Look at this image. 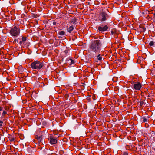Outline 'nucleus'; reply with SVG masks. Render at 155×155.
Returning a JSON list of instances; mask_svg holds the SVG:
<instances>
[{"label":"nucleus","mask_w":155,"mask_h":155,"mask_svg":"<svg viewBox=\"0 0 155 155\" xmlns=\"http://www.w3.org/2000/svg\"><path fill=\"white\" fill-rule=\"evenodd\" d=\"M101 42L100 40L94 41L90 45L89 48L91 51L97 54L101 51Z\"/></svg>","instance_id":"f257e3e1"},{"label":"nucleus","mask_w":155,"mask_h":155,"mask_svg":"<svg viewBox=\"0 0 155 155\" xmlns=\"http://www.w3.org/2000/svg\"><path fill=\"white\" fill-rule=\"evenodd\" d=\"M44 66V64L43 62H41L39 61L36 60L32 62L31 66L34 69L39 70L43 68Z\"/></svg>","instance_id":"f03ea898"},{"label":"nucleus","mask_w":155,"mask_h":155,"mask_svg":"<svg viewBox=\"0 0 155 155\" xmlns=\"http://www.w3.org/2000/svg\"><path fill=\"white\" fill-rule=\"evenodd\" d=\"M20 33L19 28L16 26H13L11 29L10 33L13 37H17L19 36Z\"/></svg>","instance_id":"7ed1b4c3"},{"label":"nucleus","mask_w":155,"mask_h":155,"mask_svg":"<svg viewBox=\"0 0 155 155\" xmlns=\"http://www.w3.org/2000/svg\"><path fill=\"white\" fill-rule=\"evenodd\" d=\"M109 17L108 15L104 12H103L99 15V20L101 22L106 21Z\"/></svg>","instance_id":"20e7f679"},{"label":"nucleus","mask_w":155,"mask_h":155,"mask_svg":"<svg viewBox=\"0 0 155 155\" xmlns=\"http://www.w3.org/2000/svg\"><path fill=\"white\" fill-rule=\"evenodd\" d=\"M142 84L139 82H137L134 84L133 87L136 90H140L142 87Z\"/></svg>","instance_id":"39448f33"},{"label":"nucleus","mask_w":155,"mask_h":155,"mask_svg":"<svg viewBox=\"0 0 155 155\" xmlns=\"http://www.w3.org/2000/svg\"><path fill=\"white\" fill-rule=\"evenodd\" d=\"M108 27L107 25H105L104 26H103V25H101V26L98 27V29L99 31L101 32H102L107 31L108 29Z\"/></svg>","instance_id":"423d86ee"},{"label":"nucleus","mask_w":155,"mask_h":155,"mask_svg":"<svg viewBox=\"0 0 155 155\" xmlns=\"http://www.w3.org/2000/svg\"><path fill=\"white\" fill-rule=\"evenodd\" d=\"M49 139L50 143L51 144H55L57 143V140L56 138H54L52 136L50 137Z\"/></svg>","instance_id":"0eeeda50"},{"label":"nucleus","mask_w":155,"mask_h":155,"mask_svg":"<svg viewBox=\"0 0 155 155\" xmlns=\"http://www.w3.org/2000/svg\"><path fill=\"white\" fill-rule=\"evenodd\" d=\"M9 140L11 142H13L15 140L14 136L13 134H10L8 135Z\"/></svg>","instance_id":"6e6552de"},{"label":"nucleus","mask_w":155,"mask_h":155,"mask_svg":"<svg viewBox=\"0 0 155 155\" xmlns=\"http://www.w3.org/2000/svg\"><path fill=\"white\" fill-rule=\"evenodd\" d=\"M42 135H37L36 136V138H37L38 142H41L42 140Z\"/></svg>","instance_id":"1a4fd4ad"},{"label":"nucleus","mask_w":155,"mask_h":155,"mask_svg":"<svg viewBox=\"0 0 155 155\" xmlns=\"http://www.w3.org/2000/svg\"><path fill=\"white\" fill-rule=\"evenodd\" d=\"M26 41V38L22 37L21 38V41H20L19 42V44L20 45H21L22 44H23Z\"/></svg>","instance_id":"9d476101"},{"label":"nucleus","mask_w":155,"mask_h":155,"mask_svg":"<svg viewBox=\"0 0 155 155\" xmlns=\"http://www.w3.org/2000/svg\"><path fill=\"white\" fill-rule=\"evenodd\" d=\"M67 27L66 28L67 29V30L70 33H71L72 31L73 30L74 28V26L73 25H71L70 26V27L69 28H68V27L67 26Z\"/></svg>","instance_id":"9b49d317"},{"label":"nucleus","mask_w":155,"mask_h":155,"mask_svg":"<svg viewBox=\"0 0 155 155\" xmlns=\"http://www.w3.org/2000/svg\"><path fill=\"white\" fill-rule=\"evenodd\" d=\"M97 58H95V61L97 62H98L97 60L99 61H101L102 59V57L100 56V55L99 54L97 57Z\"/></svg>","instance_id":"f8f14e48"},{"label":"nucleus","mask_w":155,"mask_h":155,"mask_svg":"<svg viewBox=\"0 0 155 155\" xmlns=\"http://www.w3.org/2000/svg\"><path fill=\"white\" fill-rule=\"evenodd\" d=\"M7 114L6 111L4 110L3 113L2 114L1 117L2 118H4L5 117L6 115Z\"/></svg>","instance_id":"ddd939ff"},{"label":"nucleus","mask_w":155,"mask_h":155,"mask_svg":"<svg viewBox=\"0 0 155 155\" xmlns=\"http://www.w3.org/2000/svg\"><path fill=\"white\" fill-rule=\"evenodd\" d=\"M58 34L60 35H64L65 34V33L64 31H61L58 32Z\"/></svg>","instance_id":"4468645a"},{"label":"nucleus","mask_w":155,"mask_h":155,"mask_svg":"<svg viewBox=\"0 0 155 155\" xmlns=\"http://www.w3.org/2000/svg\"><path fill=\"white\" fill-rule=\"evenodd\" d=\"M112 34L113 35L116 33V30L115 29H113L111 31Z\"/></svg>","instance_id":"2eb2a0df"},{"label":"nucleus","mask_w":155,"mask_h":155,"mask_svg":"<svg viewBox=\"0 0 155 155\" xmlns=\"http://www.w3.org/2000/svg\"><path fill=\"white\" fill-rule=\"evenodd\" d=\"M141 120L143 121V122H146L147 121V119L145 117H143L141 118Z\"/></svg>","instance_id":"dca6fc26"},{"label":"nucleus","mask_w":155,"mask_h":155,"mask_svg":"<svg viewBox=\"0 0 155 155\" xmlns=\"http://www.w3.org/2000/svg\"><path fill=\"white\" fill-rule=\"evenodd\" d=\"M154 44L155 42H154L151 41L150 42L149 45L150 46H152L154 45Z\"/></svg>","instance_id":"f3484780"},{"label":"nucleus","mask_w":155,"mask_h":155,"mask_svg":"<svg viewBox=\"0 0 155 155\" xmlns=\"http://www.w3.org/2000/svg\"><path fill=\"white\" fill-rule=\"evenodd\" d=\"M77 21V19L75 18H74V19L71 20V23H73V24L74 23Z\"/></svg>","instance_id":"a211bd4d"},{"label":"nucleus","mask_w":155,"mask_h":155,"mask_svg":"<svg viewBox=\"0 0 155 155\" xmlns=\"http://www.w3.org/2000/svg\"><path fill=\"white\" fill-rule=\"evenodd\" d=\"M144 102L143 101H141L140 102V107H142L143 105L144 104Z\"/></svg>","instance_id":"6ab92c4d"},{"label":"nucleus","mask_w":155,"mask_h":155,"mask_svg":"<svg viewBox=\"0 0 155 155\" xmlns=\"http://www.w3.org/2000/svg\"><path fill=\"white\" fill-rule=\"evenodd\" d=\"M4 126L3 124V122L1 120L0 121V127H2Z\"/></svg>","instance_id":"aec40b11"},{"label":"nucleus","mask_w":155,"mask_h":155,"mask_svg":"<svg viewBox=\"0 0 155 155\" xmlns=\"http://www.w3.org/2000/svg\"><path fill=\"white\" fill-rule=\"evenodd\" d=\"M70 60L71 61V62H70V64H72L74 63V61L73 60L71 59H70Z\"/></svg>","instance_id":"412c9836"},{"label":"nucleus","mask_w":155,"mask_h":155,"mask_svg":"<svg viewBox=\"0 0 155 155\" xmlns=\"http://www.w3.org/2000/svg\"><path fill=\"white\" fill-rule=\"evenodd\" d=\"M123 155H128V154L127 152H125L123 153Z\"/></svg>","instance_id":"4be33fe9"},{"label":"nucleus","mask_w":155,"mask_h":155,"mask_svg":"<svg viewBox=\"0 0 155 155\" xmlns=\"http://www.w3.org/2000/svg\"><path fill=\"white\" fill-rule=\"evenodd\" d=\"M64 52L65 53V54H66L67 53H68V51L67 50H65L64 51Z\"/></svg>","instance_id":"5701e85b"},{"label":"nucleus","mask_w":155,"mask_h":155,"mask_svg":"<svg viewBox=\"0 0 155 155\" xmlns=\"http://www.w3.org/2000/svg\"><path fill=\"white\" fill-rule=\"evenodd\" d=\"M56 22L55 21H54L53 22V24L54 25H56Z\"/></svg>","instance_id":"b1692460"},{"label":"nucleus","mask_w":155,"mask_h":155,"mask_svg":"<svg viewBox=\"0 0 155 155\" xmlns=\"http://www.w3.org/2000/svg\"><path fill=\"white\" fill-rule=\"evenodd\" d=\"M41 80V78H39V79H38V80H39V81H40V80Z\"/></svg>","instance_id":"393cba45"},{"label":"nucleus","mask_w":155,"mask_h":155,"mask_svg":"<svg viewBox=\"0 0 155 155\" xmlns=\"http://www.w3.org/2000/svg\"><path fill=\"white\" fill-rule=\"evenodd\" d=\"M5 109L6 110H7V108H5Z\"/></svg>","instance_id":"a878e982"},{"label":"nucleus","mask_w":155,"mask_h":155,"mask_svg":"<svg viewBox=\"0 0 155 155\" xmlns=\"http://www.w3.org/2000/svg\"><path fill=\"white\" fill-rule=\"evenodd\" d=\"M6 119H4L3 120V121H5Z\"/></svg>","instance_id":"bb28decb"},{"label":"nucleus","mask_w":155,"mask_h":155,"mask_svg":"<svg viewBox=\"0 0 155 155\" xmlns=\"http://www.w3.org/2000/svg\"><path fill=\"white\" fill-rule=\"evenodd\" d=\"M154 16H155V13H154L153 14Z\"/></svg>","instance_id":"cd10ccee"},{"label":"nucleus","mask_w":155,"mask_h":155,"mask_svg":"<svg viewBox=\"0 0 155 155\" xmlns=\"http://www.w3.org/2000/svg\"><path fill=\"white\" fill-rule=\"evenodd\" d=\"M59 38H61V37H59Z\"/></svg>","instance_id":"c85d7f7f"},{"label":"nucleus","mask_w":155,"mask_h":155,"mask_svg":"<svg viewBox=\"0 0 155 155\" xmlns=\"http://www.w3.org/2000/svg\"><path fill=\"white\" fill-rule=\"evenodd\" d=\"M148 118H149V117H147Z\"/></svg>","instance_id":"c756f323"}]
</instances>
